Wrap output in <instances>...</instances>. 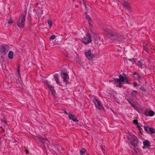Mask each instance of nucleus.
<instances>
[{"instance_id": "obj_1", "label": "nucleus", "mask_w": 155, "mask_h": 155, "mask_svg": "<svg viewBox=\"0 0 155 155\" xmlns=\"http://www.w3.org/2000/svg\"><path fill=\"white\" fill-rule=\"evenodd\" d=\"M104 32L106 34L110 35L111 39H115L119 41H122L123 40L124 38L122 36L113 34L111 30H104Z\"/></svg>"}, {"instance_id": "obj_2", "label": "nucleus", "mask_w": 155, "mask_h": 155, "mask_svg": "<svg viewBox=\"0 0 155 155\" xmlns=\"http://www.w3.org/2000/svg\"><path fill=\"white\" fill-rule=\"evenodd\" d=\"M127 138L129 140V144H131L132 146L135 147L138 144L139 140L135 135L129 134Z\"/></svg>"}, {"instance_id": "obj_3", "label": "nucleus", "mask_w": 155, "mask_h": 155, "mask_svg": "<svg viewBox=\"0 0 155 155\" xmlns=\"http://www.w3.org/2000/svg\"><path fill=\"white\" fill-rule=\"evenodd\" d=\"M81 41L85 45H88L92 41V37L91 35L89 33L86 34L83 37L82 35H81Z\"/></svg>"}, {"instance_id": "obj_4", "label": "nucleus", "mask_w": 155, "mask_h": 155, "mask_svg": "<svg viewBox=\"0 0 155 155\" xmlns=\"http://www.w3.org/2000/svg\"><path fill=\"white\" fill-rule=\"evenodd\" d=\"M25 15L22 14L19 18L17 21V25L20 28L24 27L25 24Z\"/></svg>"}, {"instance_id": "obj_5", "label": "nucleus", "mask_w": 155, "mask_h": 155, "mask_svg": "<svg viewBox=\"0 0 155 155\" xmlns=\"http://www.w3.org/2000/svg\"><path fill=\"white\" fill-rule=\"evenodd\" d=\"M93 101L94 104L96 108L100 110H101L104 108L103 106L100 101L96 99H94Z\"/></svg>"}, {"instance_id": "obj_6", "label": "nucleus", "mask_w": 155, "mask_h": 155, "mask_svg": "<svg viewBox=\"0 0 155 155\" xmlns=\"http://www.w3.org/2000/svg\"><path fill=\"white\" fill-rule=\"evenodd\" d=\"M9 48V47L6 45H1L0 46V52L2 54H5L7 53Z\"/></svg>"}, {"instance_id": "obj_7", "label": "nucleus", "mask_w": 155, "mask_h": 155, "mask_svg": "<svg viewBox=\"0 0 155 155\" xmlns=\"http://www.w3.org/2000/svg\"><path fill=\"white\" fill-rule=\"evenodd\" d=\"M85 54L86 58L89 60H92L94 58V56L92 54L90 49L86 50Z\"/></svg>"}, {"instance_id": "obj_8", "label": "nucleus", "mask_w": 155, "mask_h": 155, "mask_svg": "<svg viewBox=\"0 0 155 155\" xmlns=\"http://www.w3.org/2000/svg\"><path fill=\"white\" fill-rule=\"evenodd\" d=\"M42 81L47 85L48 87L51 91L52 94L53 95H54L55 93V91L54 89V87L46 80H42Z\"/></svg>"}, {"instance_id": "obj_9", "label": "nucleus", "mask_w": 155, "mask_h": 155, "mask_svg": "<svg viewBox=\"0 0 155 155\" xmlns=\"http://www.w3.org/2000/svg\"><path fill=\"white\" fill-rule=\"evenodd\" d=\"M37 137L40 140L41 142L43 143H45L47 144H48V143H50L47 139L44 138H42V137L40 135H38L37 136ZM43 144L45 146V145L44 143H43Z\"/></svg>"}, {"instance_id": "obj_10", "label": "nucleus", "mask_w": 155, "mask_h": 155, "mask_svg": "<svg viewBox=\"0 0 155 155\" xmlns=\"http://www.w3.org/2000/svg\"><path fill=\"white\" fill-rule=\"evenodd\" d=\"M144 130L146 131H150L151 134H154L155 133V130L152 127H150L148 126H144Z\"/></svg>"}, {"instance_id": "obj_11", "label": "nucleus", "mask_w": 155, "mask_h": 155, "mask_svg": "<svg viewBox=\"0 0 155 155\" xmlns=\"http://www.w3.org/2000/svg\"><path fill=\"white\" fill-rule=\"evenodd\" d=\"M62 77L63 78L64 81L66 82H67L69 79L68 74L66 72L62 73Z\"/></svg>"}, {"instance_id": "obj_12", "label": "nucleus", "mask_w": 155, "mask_h": 155, "mask_svg": "<svg viewBox=\"0 0 155 155\" xmlns=\"http://www.w3.org/2000/svg\"><path fill=\"white\" fill-rule=\"evenodd\" d=\"M69 115V118L72 119L74 121H78V120L75 117V116L73 114H71V113L68 114Z\"/></svg>"}, {"instance_id": "obj_13", "label": "nucleus", "mask_w": 155, "mask_h": 155, "mask_svg": "<svg viewBox=\"0 0 155 155\" xmlns=\"http://www.w3.org/2000/svg\"><path fill=\"white\" fill-rule=\"evenodd\" d=\"M80 153L81 155H89L86 152V150L84 148L80 150Z\"/></svg>"}, {"instance_id": "obj_14", "label": "nucleus", "mask_w": 155, "mask_h": 155, "mask_svg": "<svg viewBox=\"0 0 155 155\" xmlns=\"http://www.w3.org/2000/svg\"><path fill=\"white\" fill-rule=\"evenodd\" d=\"M54 78L57 83L59 84V83L58 74H54Z\"/></svg>"}, {"instance_id": "obj_15", "label": "nucleus", "mask_w": 155, "mask_h": 155, "mask_svg": "<svg viewBox=\"0 0 155 155\" xmlns=\"http://www.w3.org/2000/svg\"><path fill=\"white\" fill-rule=\"evenodd\" d=\"M86 18L87 19L88 21V23L89 25L91 26L92 25V22L91 20V18L89 16L87 15H86Z\"/></svg>"}, {"instance_id": "obj_16", "label": "nucleus", "mask_w": 155, "mask_h": 155, "mask_svg": "<svg viewBox=\"0 0 155 155\" xmlns=\"http://www.w3.org/2000/svg\"><path fill=\"white\" fill-rule=\"evenodd\" d=\"M138 94V92L135 90L133 91L131 93V96L133 97H136Z\"/></svg>"}, {"instance_id": "obj_17", "label": "nucleus", "mask_w": 155, "mask_h": 155, "mask_svg": "<svg viewBox=\"0 0 155 155\" xmlns=\"http://www.w3.org/2000/svg\"><path fill=\"white\" fill-rule=\"evenodd\" d=\"M8 58L10 59H12L14 57V53L12 51H10L8 55Z\"/></svg>"}, {"instance_id": "obj_18", "label": "nucleus", "mask_w": 155, "mask_h": 155, "mask_svg": "<svg viewBox=\"0 0 155 155\" xmlns=\"http://www.w3.org/2000/svg\"><path fill=\"white\" fill-rule=\"evenodd\" d=\"M143 144L145 147H149L150 145V142L148 140H145L143 142Z\"/></svg>"}, {"instance_id": "obj_19", "label": "nucleus", "mask_w": 155, "mask_h": 155, "mask_svg": "<svg viewBox=\"0 0 155 155\" xmlns=\"http://www.w3.org/2000/svg\"><path fill=\"white\" fill-rule=\"evenodd\" d=\"M123 5L126 8L128 9H130L129 4L128 3L124 2L123 3Z\"/></svg>"}, {"instance_id": "obj_20", "label": "nucleus", "mask_w": 155, "mask_h": 155, "mask_svg": "<svg viewBox=\"0 0 155 155\" xmlns=\"http://www.w3.org/2000/svg\"><path fill=\"white\" fill-rule=\"evenodd\" d=\"M119 78L120 81L121 82H124L125 79V78H124V77L121 74L119 75Z\"/></svg>"}, {"instance_id": "obj_21", "label": "nucleus", "mask_w": 155, "mask_h": 155, "mask_svg": "<svg viewBox=\"0 0 155 155\" xmlns=\"http://www.w3.org/2000/svg\"><path fill=\"white\" fill-rule=\"evenodd\" d=\"M155 112L153 110H150L148 112V114L150 116H153L155 114Z\"/></svg>"}, {"instance_id": "obj_22", "label": "nucleus", "mask_w": 155, "mask_h": 155, "mask_svg": "<svg viewBox=\"0 0 155 155\" xmlns=\"http://www.w3.org/2000/svg\"><path fill=\"white\" fill-rule=\"evenodd\" d=\"M48 23L49 25V26L50 28H51L52 25V22L51 20L50 19H49L48 20Z\"/></svg>"}, {"instance_id": "obj_23", "label": "nucleus", "mask_w": 155, "mask_h": 155, "mask_svg": "<svg viewBox=\"0 0 155 155\" xmlns=\"http://www.w3.org/2000/svg\"><path fill=\"white\" fill-rule=\"evenodd\" d=\"M13 22H14L13 21V20H12V19L11 18H10V19H8V23L9 24V25H10V24L13 23Z\"/></svg>"}, {"instance_id": "obj_24", "label": "nucleus", "mask_w": 155, "mask_h": 155, "mask_svg": "<svg viewBox=\"0 0 155 155\" xmlns=\"http://www.w3.org/2000/svg\"><path fill=\"white\" fill-rule=\"evenodd\" d=\"M114 80L115 83H119L120 82L119 78H114Z\"/></svg>"}, {"instance_id": "obj_25", "label": "nucleus", "mask_w": 155, "mask_h": 155, "mask_svg": "<svg viewBox=\"0 0 155 155\" xmlns=\"http://www.w3.org/2000/svg\"><path fill=\"white\" fill-rule=\"evenodd\" d=\"M134 77L137 79H138L140 78V76L137 74H134Z\"/></svg>"}, {"instance_id": "obj_26", "label": "nucleus", "mask_w": 155, "mask_h": 155, "mask_svg": "<svg viewBox=\"0 0 155 155\" xmlns=\"http://www.w3.org/2000/svg\"><path fill=\"white\" fill-rule=\"evenodd\" d=\"M128 100V102H129V104H130L132 106L134 107V108H135V106L134 104H132L131 102L129 100Z\"/></svg>"}, {"instance_id": "obj_27", "label": "nucleus", "mask_w": 155, "mask_h": 155, "mask_svg": "<svg viewBox=\"0 0 155 155\" xmlns=\"http://www.w3.org/2000/svg\"><path fill=\"white\" fill-rule=\"evenodd\" d=\"M56 38V36L54 35H52V36H51L50 38V39H51V40H53L54 39Z\"/></svg>"}, {"instance_id": "obj_28", "label": "nucleus", "mask_w": 155, "mask_h": 155, "mask_svg": "<svg viewBox=\"0 0 155 155\" xmlns=\"http://www.w3.org/2000/svg\"><path fill=\"white\" fill-rule=\"evenodd\" d=\"M140 89L142 91H143V92H145L146 91L145 89L144 88V87H141L140 88Z\"/></svg>"}, {"instance_id": "obj_29", "label": "nucleus", "mask_w": 155, "mask_h": 155, "mask_svg": "<svg viewBox=\"0 0 155 155\" xmlns=\"http://www.w3.org/2000/svg\"><path fill=\"white\" fill-rule=\"evenodd\" d=\"M41 11L40 9H38L37 11V12H36V13L38 16L40 15V12H41Z\"/></svg>"}, {"instance_id": "obj_30", "label": "nucleus", "mask_w": 155, "mask_h": 155, "mask_svg": "<svg viewBox=\"0 0 155 155\" xmlns=\"http://www.w3.org/2000/svg\"><path fill=\"white\" fill-rule=\"evenodd\" d=\"M124 83L126 84H128L129 83V82H128V81L126 78L124 80Z\"/></svg>"}, {"instance_id": "obj_31", "label": "nucleus", "mask_w": 155, "mask_h": 155, "mask_svg": "<svg viewBox=\"0 0 155 155\" xmlns=\"http://www.w3.org/2000/svg\"><path fill=\"white\" fill-rule=\"evenodd\" d=\"M134 123L136 125L138 123L137 121L135 120H134Z\"/></svg>"}, {"instance_id": "obj_32", "label": "nucleus", "mask_w": 155, "mask_h": 155, "mask_svg": "<svg viewBox=\"0 0 155 155\" xmlns=\"http://www.w3.org/2000/svg\"><path fill=\"white\" fill-rule=\"evenodd\" d=\"M133 84H134V86H136L137 85V84L136 82H134L133 83Z\"/></svg>"}, {"instance_id": "obj_33", "label": "nucleus", "mask_w": 155, "mask_h": 155, "mask_svg": "<svg viewBox=\"0 0 155 155\" xmlns=\"http://www.w3.org/2000/svg\"><path fill=\"white\" fill-rule=\"evenodd\" d=\"M119 87H122V86L121 85V82H120L119 83Z\"/></svg>"}, {"instance_id": "obj_34", "label": "nucleus", "mask_w": 155, "mask_h": 155, "mask_svg": "<svg viewBox=\"0 0 155 155\" xmlns=\"http://www.w3.org/2000/svg\"><path fill=\"white\" fill-rule=\"evenodd\" d=\"M97 41L96 40L95 41V43H97V44H98V45H101V43H97Z\"/></svg>"}, {"instance_id": "obj_35", "label": "nucleus", "mask_w": 155, "mask_h": 155, "mask_svg": "<svg viewBox=\"0 0 155 155\" xmlns=\"http://www.w3.org/2000/svg\"><path fill=\"white\" fill-rule=\"evenodd\" d=\"M138 128L139 129V131H141V128H140V127H138Z\"/></svg>"}, {"instance_id": "obj_36", "label": "nucleus", "mask_w": 155, "mask_h": 155, "mask_svg": "<svg viewBox=\"0 0 155 155\" xmlns=\"http://www.w3.org/2000/svg\"><path fill=\"white\" fill-rule=\"evenodd\" d=\"M63 111H64V113L66 114H68L67 112V111L65 110H64Z\"/></svg>"}, {"instance_id": "obj_37", "label": "nucleus", "mask_w": 155, "mask_h": 155, "mask_svg": "<svg viewBox=\"0 0 155 155\" xmlns=\"http://www.w3.org/2000/svg\"><path fill=\"white\" fill-rule=\"evenodd\" d=\"M136 125L137 127L138 128V127H140V126L139 125V124L138 123H137V124H136Z\"/></svg>"}, {"instance_id": "obj_38", "label": "nucleus", "mask_w": 155, "mask_h": 155, "mask_svg": "<svg viewBox=\"0 0 155 155\" xmlns=\"http://www.w3.org/2000/svg\"><path fill=\"white\" fill-rule=\"evenodd\" d=\"M18 72H19V68H18Z\"/></svg>"}, {"instance_id": "obj_39", "label": "nucleus", "mask_w": 155, "mask_h": 155, "mask_svg": "<svg viewBox=\"0 0 155 155\" xmlns=\"http://www.w3.org/2000/svg\"><path fill=\"white\" fill-rule=\"evenodd\" d=\"M26 153H28V151L27 150H26Z\"/></svg>"}]
</instances>
